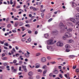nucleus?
Wrapping results in <instances>:
<instances>
[{"mask_svg": "<svg viewBox=\"0 0 79 79\" xmlns=\"http://www.w3.org/2000/svg\"><path fill=\"white\" fill-rule=\"evenodd\" d=\"M74 18H74V19H73V18H70V21H71L73 23H76V20L79 19V13L77 14L76 15V16H74Z\"/></svg>", "mask_w": 79, "mask_h": 79, "instance_id": "nucleus-1", "label": "nucleus"}, {"mask_svg": "<svg viewBox=\"0 0 79 79\" xmlns=\"http://www.w3.org/2000/svg\"><path fill=\"white\" fill-rule=\"evenodd\" d=\"M68 32H66L64 36L63 37V39H64V40H65L66 38H67L68 37H72V35H70L69 36V35H68Z\"/></svg>", "mask_w": 79, "mask_h": 79, "instance_id": "nucleus-2", "label": "nucleus"}, {"mask_svg": "<svg viewBox=\"0 0 79 79\" xmlns=\"http://www.w3.org/2000/svg\"><path fill=\"white\" fill-rule=\"evenodd\" d=\"M47 48L48 50H50L52 52L55 50V48H54L49 46H47Z\"/></svg>", "mask_w": 79, "mask_h": 79, "instance_id": "nucleus-3", "label": "nucleus"}, {"mask_svg": "<svg viewBox=\"0 0 79 79\" xmlns=\"http://www.w3.org/2000/svg\"><path fill=\"white\" fill-rule=\"evenodd\" d=\"M57 46L59 47H62V46H63V44L61 42L59 41L57 43Z\"/></svg>", "mask_w": 79, "mask_h": 79, "instance_id": "nucleus-4", "label": "nucleus"}, {"mask_svg": "<svg viewBox=\"0 0 79 79\" xmlns=\"http://www.w3.org/2000/svg\"><path fill=\"white\" fill-rule=\"evenodd\" d=\"M30 9H31V10H33V11H37V10H39V8H35V7H32V6H31L30 7Z\"/></svg>", "mask_w": 79, "mask_h": 79, "instance_id": "nucleus-5", "label": "nucleus"}, {"mask_svg": "<svg viewBox=\"0 0 79 79\" xmlns=\"http://www.w3.org/2000/svg\"><path fill=\"white\" fill-rule=\"evenodd\" d=\"M47 43L48 45H51L53 44V40H49L47 41Z\"/></svg>", "mask_w": 79, "mask_h": 79, "instance_id": "nucleus-6", "label": "nucleus"}, {"mask_svg": "<svg viewBox=\"0 0 79 79\" xmlns=\"http://www.w3.org/2000/svg\"><path fill=\"white\" fill-rule=\"evenodd\" d=\"M70 3L72 4V6L73 7H76V6H77V4L75 3L74 2H70Z\"/></svg>", "mask_w": 79, "mask_h": 79, "instance_id": "nucleus-7", "label": "nucleus"}, {"mask_svg": "<svg viewBox=\"0 0 79 79\" xmlns=\"http://www.w3.org/2000/svg\"><path fill=\"white\" fill-rule=\"evenodd\" d=\"M41 61L42 63H44V62L46 61V58L45 57L42 58L41 59Z\"/></svg>", "mask_w": 79, "mask_h": 79, "instance_id": "nucleus-8", "label": "nucleus"}, {"mask_svg": "<svg viewBox=\"0 0 79 79\" xmlns=\"http://www.w3.org/2000/svg\"><path fill=\"white\" fill-rule=\"evenodd\" d=\"M11 52L12 55L14 54V53H16L15 49L14 48H13L12 50L11 51Z\"/></svg>", "mask_w": 79, "mask_h": 79, "instance_id": "nucleus-9", "label": "nucleus"}, {"mask_svg": "<svg viewBox=\"0 0 79 79\" xmlns=\"http://www.w3.org/2000/svg\"><path fill=\"white\" fill-rule=\"evenodd\" d=\"M11 69L13 71L14 73H16V71H17V69H14V67H11Z\"/></svg>", "mask_w": 79, "mask_h": 79, "instance_id": "nucleus-10", "label": "nucleus"}, {"mask_svg": "<svg viewBox=\"0 0 79 79\" xmlns=\"http://www.w3.org/2000/svg\"><path fill=\"white\" fill-rule=\"evenodd\" d=\"M65 47L66 48H70V45L68 44L66 45Z\"/></svg>", "mask_w": 79, "mask_h": 79, "instance_id": "nucleus-11", "label": "nucleus"}, {"mask_svg": "<svg viewBox=\"0 0 79 79\" xmlns=\"http://www.w3.org/2000/svg\"><path fill=\"white\" fill-rule=\"evenodd\" d=\"M76 25L78 26L76 27L77 29L78 28V27L79 26V21L78 20L77 21Z\"/></svg>", "mask_w": 79, "mask_h": 79, "instance_id": "nucleus-12", "label": "nucleus"}, {"mask_svg": "<svg viewBox=\"0 0 79 79\" xmlns=\"http://www.w3.org/2000/svg\"><path fill=\"white\" fill-rule=\"evenodd\" d=\"M35 65H36L35 66L36 68H39L40 67V64H36Z\"/></svg>", "mask_w": 79, "mask_h": 79, "instance_id": "nucleus-13", "label": "nucleus"}, {"mask_svg": "<svg viewBox=\"0 0 79 79\" xmlns=\"http://www.w3.org/2000/svg\"><path fill=\"white\" fill-rule=\"evenodd\" d=\"M28 75L29 76H32L33 75V73L32 72H30L28 73Z\"/></svg>", "mask_w": 79, "mask_h": 79, "instance_id": "nucleus-14", "label": "nucleus"}, {"mask_svg": "<svg viewBox=\"0 0 79 79\" xmlns=\"http://www.w3.org/2000/svg\"><path fill=\"white\" fill-rule=\"evenodd\" d=\"M19 26H22L24 25V23H23L19 22Z\"/></svg>", "mask_w": 79, "mask_h": 79, "instance_id": "nucleus-15", "label": "nucleus"}, {"mask_svg": "<svg viewBox=\"0 0 79 79\" xmlns=\"http://www.w3.org/2000/svg\"><path fill=\"white\" fill-rule=\"evenodd\" d=\"M2 60H8V58L6 57H3L2 58Z\"/></svg>", "mask_w": 79, "mask_h": 79, "instance_id": "nucleus-16", "label": "nucleus"}, {"mask_svg": "<svg viewBox=\"0 0 79 79\" xmlns=\"http://www.w3.org/2000/svg\"><path fill=\"white\" fill-rule=\"evenodd\" d=\"M54 73L55 74H58V71L57 70H55L54 72Z\"/></svg>", "mask_w": 79, "mask_h": 79, "instance_id": "nucleus-17", "label": "nucleus"}, {"mask_svg": "<svg viewBox=\"0 0 79 79\" xmlns=\"http://www.w3.org/2000/svg\"><path fill=\"white\" fill-rule=\"evenodd\" d=\"M19 24L18 22H16L15 24L14 27H17Z\"/></svg>", "mask_w": 79, "mask_h": 79, "instance_id": "nucleus-18", "label": "nucleus"}, {"mask_svg": "<svg viewBox=\"0 0 79 79\" xmlns=\"http://www.w3.org/2000/svg\"><path fill=\"white\" fill-rule=\"evenodd\" d=\"M21 28L22 30V31H24L26 30V28L24 27H21Z\"/></svg>", "mask_w": 79, "mask_h": 79, "instance_id": "nucleus-19", "label": "nucleus"}, {"mask_svg": "<svg viewBox=\"0 0 79 79\" xmlns=\"http://www.w3.org/2000/svg\"><path fill=\"white\" fill-rule=\"evenodd\" d=\"M5 40H4L2 41L0 40V44H4V43L5 42Z\"/></svg>", "mask_w": 79, "mask_h": 79, "instance_id": "nucleus-20", "label": "nucleus"}, {"mask_svg": "<svg viewBox=\"0 0 79 79\" xmlns=\"http://www.w3.org/2000/svg\"><path fill=\"white\" fill-rule=\"evenodd\" d=\"M25 55L27 58H28L29 57V55L27 54V53H26L25 54Z\"/></svg>", "mask_w": 79, "mask_h": 79, "instance_id": "nucleus-21", "label": "nucleus"}, {"mask_svg": "<svg viewBox=\"0 0 79 79\" xmlns=\"http://www.w3.org/2000/svg\"><path fill=\"white\" fill-rule=\"evenodd\" d=\"M37 71H38V73H41L42 72V70L40 69H39L37 70Z\"/></svg>", "mask_w": 79, "mask_h": 79, "instance_id": "nucleus-22", "label": "nucleus"}, {"mask_svg": "<svg viewBox=\"0 0 79 79\" xmlns=\"http://www.w3.org/2000/svg\"><path fill=\"white\" fill-rule=\"evenodd\" d=\"M25 26H26V27H27L29 28L30 27V26L29 24H27L25 25Z\"/></svg>", "mask_w": 79, "mask_h": 79, "instance_id": "nucleus-23", "label": "nucleus"}, {"mask_svg": "<svg viewBox=\"0 0 79 79\" xmlns=\"http://www.w3.org/2000/svg\"><path fill=\"white\" fill-rule=\"evenodd\" d=\"M44 37L46 38H47V37H48V34H45L44 35Z\"/></svg>", "mask_w": 79, "mask_h": 79, "instance_id": "nucleus-24", "label": "nucleus"}, {"mask_svg": "<svg viewBox=\"0 0 79 79\" xmlns=\"http://www.w3.org/2000/svg\"><path fill=\"white\" fill-rule=\"evenodd\" d=\"M50 18V16L49 15H47L46 16V19H49Z\"/></svg>", "mask_w": 79, "mask_h": 79, "instance_id": "nucleus-25", "label": "nucleus"}, {"mask_svg": "<svg viewBox=\"0 0 79 79\" xmlns=\"http://www.w3.org/2000/svg\"><path fill=\"white\" fill-rule=\"evenodd\" d=\"M47 68V65H44L42 67V69H45V68Z\"/></svg>", "mask_w": 79, "mask_h": 79, "instance_id": "nucleus-26", "label": "nucleus"}, {"mask_svg": "<svg viewBox=\"0 0 79 79\" xmlns=\"http://www.w3.org/2000/svg\"><path fill=\"white\" fill-rule=\"evenodd\" d=\"M4 66H7L8 65V63L7 62H5L4 63Z\"/></svg>", "mask_w": 79, "mask_h": 79, "instance_id": "nucleus-27", "label": "nucleus"}, {"mask_svg": "<svg viewBox=\"0 0 79 79\" xmlns=\"http://www.w3.org/2000/svg\"><path fill=\"white\" fill-rule=\"evenodd\" d=\"M13 0H10V5H13Z\"/></svg>", "mask_w": 79, "mask_h": 79, "instance_id": "nucleus-28", "label": "nucleus"}, {"mask_svg": "<svg viewBox=\"0 0 79 79\" xmlns=\"http://www.w3.org/2000/svg\"><path fill=\"white\" fill-rule=\"evenodd\" d=\"M41 54L40 53H38L36 54V56H39V55H40Z\"/></svg>", "mask_w": 79, "mask_h": 79, "instance_id": "nucleus-29", "label": "nucleus"}, {"mask_svg": "<svg viewBox=\"0 0 79 79\" xmlns=\"http://www.w3.org/2000/svg\"><path fill=\"white\" fill-rule=\"evenodd\" d=\"M70 58H74V57H75V56L74 55H70L69 56Z\"/></svg>", "mask_w": 79, "mask_h": 79, "instance_id": "nucleus-30", "label": "nucleus"}, {"mask_svg": "<svg viewBox=\"0 0 79 79\" xmlns=\"http://www.w3.org/2000/svg\"><path fill=\"white\" fill-rule=\"evenodd\" d=\"M76 73L79 72V69H76Z\"/></svg>", "mask_w": 79, "mask_h": 79, "instance_id": "nucleus-31", "label": "nucleus"}, {"mask_svg": "<svg viewBox=\"0 0 79 79\" xmlns=\"http://www.w3.org/2000/svg\"><path fill=\"white\" fill-rule=\"evenodd\" d=\"M8 43H6L4 44V45L5 46H6V47H8Z\"/></svg>", "mask_w": 79, "mask_h": 79, "instance_id": "nucleus-32", "label": "nucleus"}, {"mask_svg": "<svg viewBox=\"0 0 79 79\" xmlns=\"http://www.w3.org/2000/svg\"><path fill=\"white\" fill-rule=\"evenodd\" d=\"M22 68L23 69L26 68V66L22 65Z\"/></svg>", "mask_w": 79, "mask_h": 79, "instance_id": "nucleus-33", "label": "nucleus"}, {"mask_svg": "<svg viewBox=\"0 0 79 79\" xmlns=\"http://www.w3.org/2000/svg\"><path fill=\"white\" fill-rule=\"evenodd\" d=\"M60 27H61L62 26V27H63V24L62 23H61L59 24Z\"/></svg>", "mask_w": 79, "mask_h": 79, "instance_id": "nucleus-34", "label": "nucleus"}, {"mask_svg": "<svg viewBox=\"0 0 79 79\" xmlns=\"http://www.w3.org/2000/svg\"><path fill=\"white\" fill-rule=\"evenodd\" d=\"M52 20H53V19L51 18L48 20V22L49 23H50V21H52Z\"/></svg>", "mask_w": 79, "mask_h": 79, "instance_id": "nucleus-35", "label": "nucleus"}, {"mask_svg": "<svg viewBox=\"0 0 79 79\" xmlns=\"http://www.w3.org/2000/svg\"><path fill=\"white\" fill-rule=\"evenodd\" d=\"M59 76L60 78H63V76H62V75H61V74H59Z\"/></svg>", "mask_w": 79, "mask_h": 79, "instance_id": "nucleus-36", "label": "nucleus"}, {"mask_svg": "<svg viewBox=\"0 0 79 79\" xmlns=\"http://www.w3.org/2000/svg\"><path fill=\"white\" fill-rule=\"evenodd\" d=\"M27 40L29 43L31 42V38H28Z\"/></svg>", "mask_w": 79, "mask_h": 79, "instance_id": "nucleus-37", "label": "nucleus"}, {"mask_svg": "<svg viewBox=\"0 0 79 79\" xmlns=\"http://www.w3.org/2000/svg\"><path fill=\"white\" fill-rule=\"evenodd\" d=\"M41 15L42 18H44V14L43 13H41Z\"/></svg>", "mask_w": 79, "mask_h": 79, "instance_id": "nucleus-38", "label": "nucleus"}, {"mask_svg": "<svg viewBox=\"0 0 79 79\" xmlns=\"http://www.w3.org/2000/svg\"><path fill=\"white\" fill-rule=\"evenodd\" d=\"M23 70L24 72H26L27 71V69L26 68L23 69Z\"/></svg>", "mask_w": 79, "mask_h": 79, "instance_id": "nucleus-39", "label": "nucleus"}, {"mask_svg": "<svg viewBox=\"0 0 79 79\" xmlns=\"http://www.w3.org/2000/svg\"><path fill=\"white\" fill-rule=\"evenodd\" d=\"M72 41H73V40H69L68 41L69 43H71Z\"/></svg>", "mask_w": 79, "mask_h": 79, "instance_id": "nucleus-40", "label": "nucleus"}, {"mask_svg": "<svg viewBox=\"0 0 79 79\" xmlns=\"http://www.w3.org/2000/svg\"><path fill=\"white\" fill-rule=\"evenodd\" d=\"M19 56V54L17 53L15 54V56H16V57H18Z\"/></svg>", "mask_w": 79, "mask_h": 79, "instance_id": "nucleus-41", "label": "nucleus"}, {"mask_svg": "<svg viewBox=\"0 0 79 79\" xmlns=\"http://www.w3.org/2000/svg\"><path fill=\"white\" fill-rule=\"evenodd\" d=\"M52 75H53V73H51L49 74V76H50V77H52Z\"/></svg>", "mask_w": 79, "mask_h": 79, "instance_id": "nucleus-42", "label": "nucleus"}, {"mask_svg": "<svg viewBox=\"0 0 79 79\" xmlns=\"http://www.w3.org/2000/svg\"><path fill=\"white\" fill-rule=\"evenodd\" d=\"M47 70H45L43 72V74H46L47 73Z\"/></svg>", "mask_w": 79, "mask_h": 79, "instance_id": "nucleus-43", "label": "nucleus"}, {"mask_svg": "<svg viewBox=\"0 0 79 79\" xmlns=\"http://www.w3.org/2000/svg\"><path fill=\"white\" fill-rule=\"evenodd\" d=\"M28 34H31V33H32V31L31 30L28 31Z\"/></svg>", "mask_w": 79, "mask_h": 79, "instance_id": "nucleus-44", "label": "nucleus"}, {"mask_svg": "<svg viewBox=\"0 0 79 79\" xmlns=\"http://www.w3.org/2000/svg\"><path fill=\"white\" fill-rule=\"evenodd\" d=\"M5 56V53H3L2 54V57L3 58Z\"/></svg>", "mask_w": 79, "mask_h": 79, "instance_id": "nucleus-45", "label": "nucleus"}, {"mask_svg": "<svg viewBox=\"0 0 79 79\" xmlns=\"http://www.w3.org/2000/svg\"><path fill=\"white\" fill-rule=\"evenodd\" d=\"M70 51V50H69V49H67L66 50V52H69Z\"/></svg>", "mask_w": 79, "mask_h": 79, "instance_id": "nucleus-46", "label": "nucleus"}, {"mask_svg": "<svg viewBox=\"0 0 79 79\" xmlns=\"http://www.w3.org/2000/svg\"><path fill=\"white\" fill-rule=\"evenodd\" d=\"M0 68L1 69H4V68H5V67L4 66H2V67H0Z\"/></svg>", "mask_w": 79, "mask_h": 79, "instance_id": "nucleus-47", "label": "nucleus"}, {"mask_svg": "<svg viewBox=\"0 0 79 79\" xmlns=\"http://www.w3.org/2000/svg\"><path fill=\"white\" fill-rule=\"evenodd\" d=\"M26 40V39L25 38H23L21 40L23 42H24L25 41V40Z\"/></svg>", "mask_w": 79, "mask_h": 79, "instance_id": "nucleus-48", "label": "nucleus"}, {"mask_svg": "<svg viewBox=\"0 0 79 79\" xmlns=\"http://www.w3.org/2000/svg\"><path fill=\"white\" fill-rule=\"evenodd\" d=\"M12 32H13L15 33V32H16V31L15 30H12Z\"/></svg>", "mask_w": 79, "mask_h": 79, "instance_id": "nucleus-49", "label": "nucleus"}, {"mask_svg": "<svg viewBox=\"0 0 79 79\" xmlns=\"http://www.w3.org/2000/svg\"><path fill=\"white\" fill-rule=\"evenodd\" d=\"M12 11H15V12H16V9L15 8H13L12 9Z\"/></svg>", "mask_w": 79, "mask_h": 79, "instance_id": "nucleus-50", "label": "nucleus"}, {"mask_svg": "<svg viewBox=\"0 0 79 79\" xmlns=\"http://www.w3.org/2000/svg\"><path fill=\"white\" fill-rule=\"evenodd\" d=\"M7 27H8V28H10V27H11V24H8L7 25Z\"/></svg>", "mask_w": 79, "mask_h": 79, "instance_id": "nucleus-51", "label": "nucleus"}, {"mask_svg": "<svg viewBox=\"0 0 79 79\" xmlns=\"http://www.w3.org/2000/svg\"><path fill=\"white\" fill-rule=\"evenodd\" d=\"M13 4L14 5H16V1H14L13 2Z\"/></svg>", "mask_w": 79, "mask_h": 79, "instance_id": "nucleus-52", "label": "nucleus"}, {"mask_svg": "<svg viewBox=\"0 0 79 79\" xmlns=\"http://www.w3.org/2000/svg\"><path fill=\"white\" fill-rule=\"evenodd\" d=\"M36 77L37 79H39V78H40V76H39V75H37L36 76Z\"/></svg>", "mask_w": 79, "mask_h": 79, "instance_id": "nucleus-53", "label": "nucleus"}, {"mask_svg": "<svg viewBox=\"0 0 79 79\" xmlns=\"http://www.w3.org/2000/svg\"><path fill=\"white\" fill-rule=\"evenodd\" d=\"M51 63H52V64H56V62H55V61L52 62H51Z\"/></svg>", "mask_w": 79, "mask_h": 79, "instance_id": "nucleus-54", "label": "nucleus"}, {"mask_svg": "<svg viewBox=\"0 0 79 79\" xmlns=\"http://www.w3.org/2000/svg\"><path fill=\"white\" fill-rule=\"evenodd\" d=\"M47 59L48 60H51V57L50 56H48L47 57Z\"/></svg>", "mask_w": 79, "mask_h": 79, "instance_id": "nucleus-55", "label": "nucleus"}, {"mask_svg": "<svg viewBox=\"0 0 79 79\" xmlns=\"http://www.w3.org/2000/svg\"><path fill=\"white\" fill-rule=\"evenodd\" d=\"M68 31H69V32H71L72 31V30L71 29H69Z\"/></svg>", "mask_w": 79, "mask_h": 79, "instance_id": "nucleus-56", "label": "nucleus"}, {"mask_svg": "<svg viewBox=\"0 0 79 79\" xmlns=\"http://www.w3.org/2000/svg\"><path fill=\"white\" fill-rule=\"evenodd\" d=\"M13 63H16V60H15L13 61Z\"/></svg>", "mask_w": 79, "mask_h": 79, "instance_id": "nucleus-57", "label": "nucleus"}, {"mask_svg": "<svg viewBox=\"0 0 79 79\" xmlns=\"http://www.w3.org/2000/svg\"><path fill=\"white\" fill-rule=\"evenodd\" d=\"M15 49L16 50H18L19 49V48H18V46H16L15 47Z\"/></svg>", "mask_w": 79, "mask_h": 79, "instance_id": "nucleus-58", "label": "nucleus"}, {"mask_svg": "<svg viewBox=\"0 0 79 79\" xmlns=\"http://www.w3.org/2000/svg\"><path fill=\"white\" fill-rule=\"evenodd\" d=\"M14 19L15 20H18V18L16 17H14Z\"/></svg>", "mask_w": 79, "mask_h": 79, "instance_id": "nucleus-59", "label": "nucleus"}, {"mask_svg": "<svg viewBox=\"0 0 79 79\" xmlns=\"http://www.w3.org/2000/svg\"><path fill=\"white\" fill-rule=\"evenodd\" d=\"M20 6H17V7L16 8L18 9V8H20Z\"/></svg>", "mask_w": 79, "mask_h": 79, "instance_id": "nucleus-60", "label": "nucleus"}, {"mask_svg": "<svg viewBox=\"0 0 79 79\" xmlns=\"http://www.w3.org/2000/svg\"><path fill=\"white\" fill-rule=\"evenodd\" d=\"M6 29H5V28H4L2 29V31H3L4 32H5V30Z\"/></svg>", "mask_w": 79, "mask_h": 79, "instance_id": "nucleus-61", "label": "nucleus"}, {"mask_svg": "<svg viewBox=\"0 0 79 79\" xmlns=\"http://www.w3.org/2000/svg\"><path fill=\"white\" fill-rule=\"evenodd\" d=\"M73 68L74 69H75L76 68V66H73Z\"/></svg>", "mask_w": 79, "mask_h": 79, "instance_id": "nucleus-62", "label": "nucleus"}, {"mask_svg": "<svg viewBox=\"0 0 79 79\" xmlns=\"http://www.w3.org/2000/svg\"><path fill=\"white\" fill-rule=\"evenodd\" d=\"M21 67H19V71H21Z\"/></svg>", "mask_w": 79, "mask_h": 79, "instance_id": "nucleus-63", "label": "nucleus"}, {"mask_svg": "<svg viewBox=\"0 0 79 79\" xmlns=\"http://www.w3.org/2000/svg\"><path fill=\"white\" fill-rule=\"evenodd\" d=\"M77 10L79 12V7H77Z\"/></svg>", "mask_w": 79, "mask_h": 79, "instance_id": "nucleus-64", "label": "nucleus"}]
</instances>
